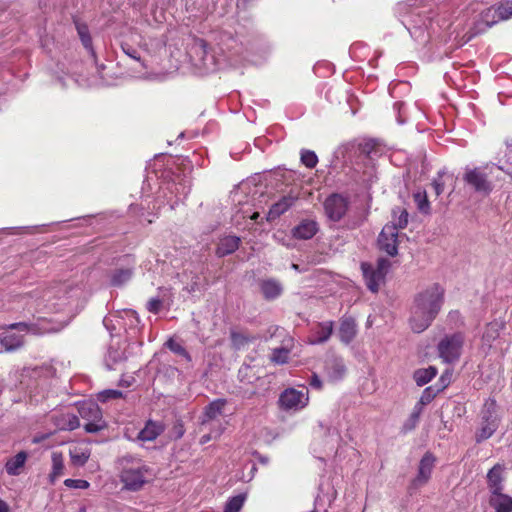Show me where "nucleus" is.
Returning <instances> with one entry per match:
<instances>
[{
  "mask_svg": "<svg viewBox=\"0 0 512 512\" xmlns=\"http://www.w3.org/2000/svg\"><path fill=\"white\" fill-rule=\"evenodd\" d=\"M444 290L439 284H433L418 293L411 310L410 326L416 333L426 330L441 310Z\"/></svg>",
  "mask_w": 512,
  "mask_h": 512,
  "instance_id": "1",
  "label": "nucleus"
},
{
  "mask_svg": "<svg viewBox=\"0 0 512 512\" xmlns=\"http://www.w3.org/2000/svg\"><path fill=\"white\" fill-rule=\"evenodd\" d=\"M325 370L331 380H340L346 373L344 360L340 357H330L326 360Z\"/></svg>",
  "mask_w": 512,
  "mask_h": 512,
  "instance_id": "20",
  "label": "nucleus"
},
{
  "mask_svg": "<svg viewBox=\"0 0 512 512\" xmlns=\"http://www.w3.org/2000/svg\"><path fill=\"white\" fill-rule=\"evenodd\" d=\"M489 504L496 512H512V497L503 491L491 494Z\"/></svg>",
  "mask_w": 512,
  "mask_h": 512,
  "instance_id": "23",
  "label": "nucleus"
},
{
  "mask_svg": "<svg viewBox=\"0 0 512 512\" xmlns=\"http://www.w3.org/2000/svg\"><path fill=\"white\" fill-rule=\"evenodd\" d=\"M165 426L160 421L148 420L143 429L138 433L137 439L143 442L154 441L161 433Z\"/></svg>",
  "mask_w": 512,
  "mask_h": 512,
  "instance_id": "17",
  "label": "nucleus"
},
{
  "mask_svg": "<svg viewBox=\"0 0 512 512\" xmlns=\"http://www.w3.org/2000/svg\"><path fill=\"white\" fill-rule=\"evenodd\" d=\"M245 495L239 494L228 499L224 512H239L244 504Z\"/></svg>",
  "mask_w": 512,
  "mask_h": 512,
  "instance_id": "44",
  "label": "nucleus"
},
{
  "mask_svg": "<svg viewBox=\"0 0 512 512\" xmlns=\"http://www.w3.org/2000/svg\"><path fill=\"white\" fill-rule=\"evenodd\" d=\"M166 345L174 353L184 357L187 361H191L190 354L187 352V350L181 344H179L173 340H169L166 343Z\"/></svg>",
  "mask_w": 512,
  "mask_h": 512,
  "instance_id": "46",
  "label": "nucleus"
},
{
  "mask_svg": "<svg viewBox=\"0 0 512 512\" xmlns=\"http://www.w3.org/2000/svg\"><path fill=\"white\" fill-rule=\"evenodd\" d=\"M28 454L25 451H20L14 457L7 460L5 470L8 475L17 476L21 473L24 467Z\"/></svg>",
  "mask_w": 512,
  "mask_h": 512,
  "instance_id": "26",
  "label": "nucleus"
},
{
  "mask_svg": "<svg viewBox=\"0 0 512 512\" xmlns=\"http://www.w3.org/2000/svg\"><path fill=\"white\" fill-rule=\"evenodd\" d=\"M79 414L83 419L87 421L102 418V412L98 405L94 402L83 403L79 407Z\"/></svg>",
  "mask_w": 512,
  "mask_h": 512,
  "instance_id": "30",
  "label": "nucleus"
},
{
  "mask_svg": "<svg viewBox=\"0 0 512 512\" xmlns=\"http://www.w3.org/2000/svg\"><path fill=\"white\" fill-rule=\"evenodd\" d=\"M166 189L169 190L171 194L175 193L176 200L172 201V199L169 198L167 201L171 209H174L175 205H177L178 202L181 200L179 196L180 194H182L183 197H185L188 193V190L183 184H172L171 186H167Z\"/></svg>",
  "mask_w": 512,
  "mask_h": 512,
  "instance_id": "42",
  "label": "nucleus"
},
{
  "mask_svg": "<svg viewBox=\"0 0 512 512\" xmlns=\"http://www.w3.org/2000/svg\"><path fill=\"white\" fill-rule=\"evenodd\" d=\"M464 336L461 333H454L445 336L438 344V353L445 363L456 362L462 351Z\"/></svg>",
  "mask_w": 512,
  "mask_h": 512,
  "instance_id": "10",
  "label": "nucleus"
},
{
  "mask_svg": "<svg viewBox=\"0 0 512 512\" xmlns=\"http://www.w3.org/2000/svg\"><path fill=\"white\" fill-rule=\"evenodd\" d=\"M333 322L326 321L318 323L311 332L309 342L311 344H322L329 340L333 333Z\"/></svg>",
  "mask_w": 512,
  "mask_h": 512,
  "instance_id": "16",
  "label": "nucleus"
},
{
  "mask_svg": "<svg viewBox=\"0 0 512 512\" xmlns=\"http://www.w3.org/2000/svg\"><path fill=\"white\" fill-rule=\"evenodd\" d=\"M489 165L483 167H466L463 175L464 182L470 186L476 193L489 195L493 190V184L489 180L487 170Z\"/></svg>",
  "mask_w": 512,
  "mask_h": 512,
  "instance_id": "6",
  "label": "nucleus"
},
{
  "mask_svg": "<svg viewBox=\"0 0 512 512\" xmlns=\"http://www.w3.org/2000/svg\"><path fill=\"white\" fill-rule=\"evenodd\" d=\"M132 277V270L129 268L117 269L111 277V283L114 286H120L128 282Z\"/></svg>",
  "mask_w": 512,
  "mask_h": 512,
  "instance_id": "39",
  "label": "nucleus"
},
{
  "mask_svg": "<svg viewBox=\"0 0 512 512\" xmlns=\"http://www.w3.org/2000/svg\"><path fill=\"white\" fill-rule=\"evenodd\" d=\"M504 328V323L500 321L490 322L485 332L482 336V341L484 345H487L489 348L492 346V343L499 337L500 331Z\"/></svg>",
  "mask_w": 512,
  "mask_h": 512,
  "instance_id": "29",
  "label": "nucleus"
},
{
  "mask_svg": "<svg viewBox=\"0 0 512 512\" xmlns=\"http://www.w3.org/2000/svg\"><path fill=\"white\" fill-rule=\"evenodd\" d=\"M379 249L386 252L389 256H395L398 253V232L396 227L385 225L378 237Z\"/></svg>",
  "mask_w": 512,
  "mask_h": 512,
  "instance_id": "13",
  "label": "nucleus"
},
{
  "mask_svg": "<svg viewBox=\"0 0 512 512\" xmlns=\"http://www.w3.org/2000/svg\"><path fill=\"white\" fill-rule=\"evenodd\" d=\"M76 29L83 46L87 49L91 56L95 57V51L92 46V39L87 25L76 23Z\"/></svg>",
  "mask_w": 512,
  "mask_h": 512,
  "instance_id": "33",
  "label": "nucleus"
},
{
  "mask_svg": "<svg viewBox=\"0 0 512 512\" xmlns=\"http://www.w3.org/2000/svg\"><path fill=\"white\" fill-rule=\"evenodd\" d=\"M64 472V459L63 455L59 452L52 453V471L49 475V479L51 483H55V481L63 475Z\"/></svg>",
  "mask_w": 512,
  "mask_h": 512,
  "instance_id": "32",
  "label": "nucleus"
},
{
  "mask_svg": "<svg viewBox=\"0 0 512 512\" xmlns=\"http://www.w3.org/2000/svg\"><path fill=\"white\" fill-rule=\"evenodd\" d=\"M280 408L285 411H299L305 408L309 402V393L306 387L301 389L287 388L279 397Z\"/></svg>",
  "mask_w": 512,
  "mask_h": 512,
  "instance_id": "8",
  "label": "nucleus"
},
{
  "mask_svg": "<svg viewBox=\"0 0 512 512\" xmlns=\"http://www.w3.org/2000/svg\"><path fill=\"white\" fill-rule=\"evenodd\" d=\"M452 178V175L445 169L438 171L437 176L432 181V187L436 196H440L444 192L446 182L452 180Z\"/></svg>",
  "mask_w": 512,
  "mask_h": 512,
  "instance_id": "35",
  "label": "nucleus"
},
{
  "mask_svg": "<svg viewBox=\"0 0 512 512\" xmlns=\"http://www.w3.org/2000/svg\"><path fill=\"white\" fill-rule=\"evenodd\" d=\"M310 385L314 388L320 389L322 387V381L314 374L311 378Z\"/></svg>",
  "mask_w": 512,
  "mask_h": 512,
  "instance_id": "56",
  "label": "nucleus"
},
{
  "mask_svg": "<svg viewBox=\"0 0 512 512\" xmlns=\"http://www.w3.org/2000/svg\"><path fill=\"white\" fill-rule=\"evenodd\" d=\"M499 425V416L497 413L496 402L487 401L481 413V422L476 432V442L480 443L490 438L497 430Z\"/></svg>",
  "mask_w": 512,
  "mask_h": 512,
  "instance_id": "7",
  "label": "nucleus"
},
{
  "mask_svg": "<svg viewBox=\"0 0 512 512\" xmlns=\"http://www.w3.org/2000/svg\"><path fill=\"white\" fill-rule=\"evenodd\" d=\"M437 375V369L433 366L418 369L413 373V379L418 386H424Z\"/></svg>",
  "mask_w": 512,
  "mask_h": 512,
  "instance_id": "31",
  "label": "nucleus"
},
{
  "mask_svg": "<svg viewBox=\"0 0 512 512\" xmlns=\"http://www.w3.org/2000/svg\"><path fill=\"white\" fill-rule=\"evenodd\" d=\"M112 323V319L110 317H105L103 319V324L105 325V327L110 330V324Z\"/></svg>",
  "mask_w": 512,
  "mask_h": 512,
  "instance_id": "59",
  "label": "nucleus"
},
{
  "mask_svg": "<svg viewBox=\"0 0 512 512\" xmlns=\"http://www.w3.org/2000/svg\"><path fill=\"white\" fill-rule=\"evenodd\" d=\"M79 294V288H72L70 284L63 283L49 288L45 292L44 298L47 301V307L51 311L66 313V318L60 320L66 325L76 314L72 306L77 302L76 298Z\"/></svg>",
  "mask_w": 512,
  "mask_h": 512,
  "instance_id": "4",
  "label": "nucleus"
},
{
  "mask_svg": "<svg viewBox=\"0 0 512 512\" xmlns=\"http://www.w3.org/2000/svg\"><path fill=\"white\" fill-rule=\"evenodd\" d=\"M413 200L417 206V209L423 214L430 213V202L425 190L418 189L413 193Z\"/></svg>",
  "mask_w": 512,
  "mask_h": 512,
  "instance_id": "34",
  "label": "nucleus"
},
{
  "mask_svg": "<svg viewBox=\"0 0 512 512\" xmlns=\"http://www.w3.org/2000/svg\"><path fill=\"white\" fill-rule=\"evenodd\" d=\"M422 412L423 408L420 407V405L415 404L409 418L405 421L403 425V429L405 431L413 430L417 426Z\"/></svg>",
  "mask_w": 512,
  "mask_h": 512,
  "instance_id": "41",
  "label": "nucleus"
},
{
  "mask_svg": "<svg viewBox=\"0 0 512 512\" xmlns=\"http://www.w3.org/2000/svg\"><path fill=\"white\" fill-rule=\"evenodd\" d=\"M440 381H441V386L440 387H442L443 385H445V387L447 386L446 378L444 377V375L441 376Z\"/></svg>",
  "mask_w": 512,
  "mask_h": 512,
  "instance_id": "61",
  "label": "nucleus"
},
{
  "mask_svg": "<svg viewBox=\"0 0 512 512\" xmlns=\"http://www.w3.org/2000/svg\"><path fill=\"white\" fill-rule=\"evenodd\" d=\"M259 217V213L258 212H254L250 218L253 219V220H256L257 218Z\"/></svg>",
  "mask_w": 512,
  "mask_h": 512,
  "instance_id": "62",
  "label": "nucleus"
},
{
  "mask_svg": "<svg viewBox=\"0 0 512 512\" xmlns=\"http://www.w3.org/2000/svg\"><path fill=\"white\" fill-rule=\"evenodd\" d=\"M56 426L60 430H74L80 426L77 416L73 414H62L61 419L56 422Z\"/></svg>",
  "mask_w": 512,
  "mask_h": 512,
  "instance_id": "37",
  "label": "nucleus"
},
{
  "mask_svg": "<svg viewBox=\"0 0 512 512\" xmlns=\"http://www.w3.org/2000/svg\"><path fill=\"white\" fill-rule=\"evenodd\" d=\"M121 48L122 51L131 59L141 61L140 51L136 47H133L129 43L123 42L121 44Z\"/></svg>",
  "mask_w": 512,
  "mask_h": 512,
  "instance_id": "49",
  "label": "nucleus"
},
{
  "mask_svg": "<svg viewBox=\"0 0 512 512\" xmlns=\"http://www.w3.org/2000/svg\"><path fill=\"white\" fill-rule=\"evenodd\" d=\"M301 163L309 169H313L318 164V157L312 150L302 149L300 151Z\"/></svg>",
  "mask_w": 512,
  "mask_h": 512,
  "instance_id": "43",
  "label": "nucleus"
},
{
  "mask_svg": "<svg viewBox=\"0 0 512 512\" xmlns=\"http://www.w3.org/2000/svg\"><path fill=\"white\" fill-rule=\"evenodd\" d=\"M123 396L122 392L115 389L104 390L99 393L98 399L102 402L108 401L110 399H118Z\"/></svg>",
  "mask_w": 512,
  "mask_h": 512,
  "instance_id": "50",
  "label": "nucleus"
},
{
  "mask_svg": "<svg viewBox=\"0 0 512 512\" xmlns=\"http://www.w3.org/2000/svg\"><path fill=\"white\" fill-rule=\"evenodd\" d=\"M193 52L199 57V63H196L205 72H214L224 66V59L217 57L216 52L208 48L203 40H199L193 47Z\"/></svg>",
  "mask_w": 512,
  "mask_h": 512,
  "instance_id": "9",
  "label": "nucleus"
},
{
  "mask_svg": "<svg viewBox=\"0 0 512 512\" xmlns=\"http://www.w3.org/2000/svg\"><path fill=\"white\" fill-rule=\"evenodd\" d=\"M498 169L502 170V171H505L511 178H512V171L510 170H505L503 166H498Z\"/></svg>",
  "mask_w": 512,
  "mask_h": 512,
  "instance_id": "60",
  "label": "nucleus"
},
{
  "mask_svg": "<svg viewBox=\"0 0 512 512\" xmlns=\"http://www.w3.org/2000/svg\"><path fill=\"white\" fill-rule=\"evenodd\" d=\"M261 292L265 299L274 300L278 298L283 291V287L278 280L266 279L260 284Z\"/></svg>",
  "mask_w": 512,
  "mask_h": 512,
  "instance_id": "24",
  "label": "nucleus"
},
{
  "mask_svg": "<svg viewBox=\"0 0 512 512\" xmlns=\"http://www.w3.org/2000/svg\"><path fill=\"white\" fill-rule=\"evenodd\" d=\"M510 18H512V0H504L497 5L485 9L480 14V21L487 27Z\"/></svg>",
  "mask_w": 512,
  "mask_h": 512,
  "instance_id": "11",
  "label": "nucleus"
},
{
  "mask_svg": "<svg viewBox=\"0 0 512 512\" xmlns=\"http://www.w3.org/2000/svg\"><path fill=\"white\" fill-rule=\"evenodd\" d=\"M240 244V238L233 235H228L220 239V242L216 249V254L219 257H224L226 255L232 254L235 252Z\"/></svg>",
  "mask_w": 512,
  "mask_h": 512,
  "instance_id": "25",
  "label": "nucleus"
},
{
  "mask_svg": "<svg viewBox=\"0 0 512 512\" xmlns=\"http://www.w3.org/2000/svg\"><path fill=\"white\" fill-rule=\"evenodd\" d=\"M348 199L340 194L330 195L324 202V209L329 220L338 222L347 212Z\"/></svg>",
  "mask_w": 512,
  "mask_h": 512,
  "instance_id": "12",
  "label": "nucleus"
},
{
  "mask_svg": "<svg viewBox=\"0 0 512 512\" xmlns=\"http://www.w3.org/2000/svg\"><path fill=\"white\" fill-rule=\"evenodd\" d=\"M393 108H394V111L397 113V122L399 124H404L406 122V119L403 116L404 104L402 102H396L394 104Z\"/></svg>",
  "mask_w": 512,
  "mask_h": 512,
  "instance_id": "54",
  "label": "nucleus"
},
{
  "mask_svg": "<svg viewBox=\"0 0 512 512\" xmlns=\"http://www.w3.org/2000/svg\"><path fill=\"white\" fill-rule=\"evenodd\" d=\"M90 457V451L87 448L75 447L70 450L71 462L76 466H84Z\"/></svg>",
  "mask_w": 512,
  "mask_h": 512,
  "instance_id": "36",
  "label": "nucleus"
},
{
  "mask_svg": "<svg viewBox=\"0 0 512 512\" xmlns=\"http://www.w3.org/2000/svg\"><path fill=\"white\" fill-rule=\"evenodd\" d=\"M256 470H257L256 465L254 463H252L250 465V475H249L248 481H250L253 478L254 473L256 472Z\"/></svg>",
  "mask_w": 512,
  "mask_h": 512,
  "instance_id": "58",
  "label": "nucleus"
},
{
  "mask_svg": "<svg viewBox=\"0 0 512 512\" xmlns=\"http://www.w3.org/2000/svg\"><path fill=\"white\" fill-rule=\"evenodd\" d=\"M207 427L210 429V432L201 437V439H200L201 444H206L210 440L220 437V435L223 433V431L225 429L223 423H219V427H212V426H207Z\"/></svg>",
  "mask_w": 512,
  "mask_h": 512,
  "instance_id": "45",
  "label": "nucleus"
},
{
  "mask_svg": "<svg viewBox=\"0 0 512 512\" xmlns=\"http://www.w3.org/2000/svg\"><path fill=\"white\" fill-rule=\"evenodd\" d=\"M292 268L295 269V270H299V266L297 264H292Z\"/></svg>",
  "mask_w": 512,
  "mask_h": 512,
  "instance_id": "64",
  "label": "nucleus"
},
{
  "mask_svg": "<svg viewBox=\"0 0 512 512\" xmlns=\"http://www.w3.org/2000/svg\"><path fill=\"white\" fill-rule=\"evenodd\" d=\"M225 404L226 400L217 399L207 405L202 416L201 424L203 426L219 427V423H222L220 417L223 414Z\"/></svg>",
  "mask_w": 512,
  "mask_h": 512,
  "instance_id": "14",
  "label": "nucleus"
},
{
  "mask_svg": "<svg viewBox=\"0 0 512 512\" xmlns=\"http://www.w3.org/2000/svg\"><path fill=\"white\" fill-rule=\"evenodd\" d=\"M64 484L74 489H87L90 486L89 482L83 479H66Z\"/></svg>",
  "mask_w": 512,
  "mask_h": 512,
  "instance_id": "51",
  "label": "nucleus"
},
{
  "mask_svg": "<svg viewBox=\"0 0 512 512\" xmlns=\"http://www.w3.org/2000/svg\"><path fill=\"white\" fill-rule=\"evenodd\" d=\"M136 209H138V206L137 205H130V211L132 213H135Z\"/></svg>",
  "mask_w": 512,
  "mask_h": 512,
  "instance_id": "63",
  "label": "nucleus"
},
{
  "mask_svg": "<svg viewBox=\"0 0 512 512\" xmlns=\"http://www.w3.org/2000/svg\"><path fill=\"white\" fill-rule=\"evenodd\" d=\"M293 339L288 338L284 340L283 346L275 348L271 354V361L276 364H285L289 360V354L292 348Z\"/></svg>",
  "mask_w": 512,
  "mask_h": 512,
  "instance_id": "27",
  "label": "nucleus"
},
{
  "mask_svg": "<svg viewBox=\"0 0 512 512\" xmlns=\"http://www.w3.org/2000/svg\"><path fill=\"white\" fill-rule=\"evenodd\" d=\"M162 307V300L154 297L147 302V310L151 313L157 314Z\"/></svg>",
  "mask_w": 512,
  "mask_h": 512,
  "instance_id": "53",
  "label": "nucleus"
},
{
  "mask_svg": "<svg viewBox=\"0 0 512 512\" xmlns=\"http://www.w3.org/2000/svg\"><path fill=\"white\" fill-rule=\"evenodd\" d=\"M122 489L138 492L153 480L152 469L141 458L126 454L116 461Z\"/></svg>",
  "mask_w": 512,
  "mask_h": 512,
  "instance_id": "2",
  "label": "nucleus"
},
{
  "mask_svg": "<svg viewBox=\"0 0 512 512\" xmlns=\"http://www.w3.org/2000/svg\"><path fill=\"white\" fill-rule=\"evenodd\" d=\"M297 197L292 195L283 196L269 209L267 219L273 221L284 214L296 201Z\"/></svg>",
  "mask_w": 512,
  "mask_h": 512,
  "instance_id": "22",
  "label": "nucleus"
},
{
  "mask_svg": "<svg viewBox=\"0 0 512 512\" xmlns=\"http://www.w3.org/2000/svg\"><path fill=\"white\" fill-rule=\"evenodd\" d=\"M357 333V325L352 317H343L340 320L338 336L341 342L349 344Z\"/></svg>",
  "mask_w": 512,
  "mask_h": 512,
  "instance_id": "21",
  "label": "nucleus"
},
{
  "mask_svg": "<svg viewBox=\"0 0 512 512\" xmlns=\"http://www.w3.org/2000/svg\"><path fill=\"white\" fill-rule=\"evenodd\" d=\"M53 328L46 326V321L17 322L8 325L0 333V353L14 352L24 344V335L27 333L43 334L52 331Z\"/></svg>",
  "mask_w": 512,
  "mask_h": 512,
  "instance_id": "3",
  "label": "nucleus"
},
{
  "mask_svg": "<svg viewBox=\"0 0 512 512\" xmlns=\"http://www.w3.org/2000/svg\"><path fill=\"white\" fill-rule=\"evenodd\" d=\"M126 359L123 348L117 343V346L112 344L105 356V365L108 369H113L114 366Z\"/></svg>",
  "mask_w": 512,
  "mask_h": 512,
  "instance_id": "28",
  "label": "nucleus"
},
{
  "mask_svg": "<svg viewBox=\"0 0 512 512\" xmlns=\"http://www.w3.org/2000/svg\"><path fill=\"white\" fill-rule=\"evenodd\" d=\"M121 319H127L129 321L130 328L136 327L140 320L139 316L134 310H126L124 311V316Z\"/></svg>",
  "mask_w": 512,
  "mask_h": 512,
  "instance_id": "52",
  "label": "nucleus"
},
{
  "mask_svg": "<svg viewBox=\"0 0 512 512\" xmlns=\"http://www.w3.org/2000/svg\"><path fill=\"white\" fill-rule=\"evenodd\" d=\"M0 512H10L8 504L2 499H0Z\"/></svg>",
  "mask_w": 512,
  "mask_h": 512,
  "instance_id": "57",
  "label": "nucleus"
},
{
  "mask_svg": "<svg viewBox=\"0 0 512 512\" xmlns=\"http://www.w3.org/2000/svg\"><path fill=\"white\" fill-rule=\"evenodd\" d=\"M249 341H250V339L242 333H238V332L231 333L232 345L237 350L243 348Z\"/></svg>",
  "mask_w": 512,
  "mask_h": 512,
  "instance_id": "47",
  "label": "nucleus"
},
{
  "mask_svg": "<svg viewBox=\"0 0 512 512\" xmlns=\"http://www.w3.org/2000/svg\"><path fill=\"white\" fill-rule=\"evenodd\" d=\"M317 231V222L311 219H305L293 228L292 234L297 239L308 240L311 239Z\"/></svg>",
  "mask_w": 512,
  "mask_h": 512,
  "instance_id": "18",
  "label": "nucleus"
},
{
  "mask_svg": "<svg viewBox=\"0 0 512 512\" xmlns=\"http://www.w3.org/2000/svg\"><path fill=\"white\" fill-rule=\"evenodd\" d=\"M444 388H445V385H443L442 387H438L437 389H435L432 386L426 387L423 390V392L421 394V397H420L419 401L416 404L420 405V407H422L424 409V406L429 404L435 398V396L440 391H442Z\"/></svg>",
  "mask_w": 512,
  "mask_h": 512,
  "instance_id": "40",
  "label": "nucleus"
},
{
  "mask_svg": "<svg viewBox=\"0 0 512 512\" xmlns=\"http://www.w3.org/2000/svg\"><path fill=\"white\" fill-rule=\"evenodd\" d=\"M503 470V467L499 464L489 470L487 474V485L490 495L504 490Z\"/></svg>",
  "mask_w": 512,
  "mask_h": 512,
  "instance_id": "19",
  "label": "nucleus"
},
{
  "mask_svg": "<svg viewBox=\"0 0 512 512\" xmlns=\"http://www.w3.org/2000/svg\"><path fill=\"white\" fill-rule=\"evenodd\" d=\"M390 268V261L385 258H379L376 264L363 262L361 270L367 288L376 293L379 291L380 286L384 284L386 275Z\"/></svg>",
  "mask_w": 512,
  "mask_h": 512,
  "instance_id": "5",
  "label": "nucleus"
},
{
  "mask_svg": "<svg viewBox=\"0 0 512 512\" xmlns=\"http://www.w3.org/2000/svg\"><path fill=\"white\" fill-rule=\"evenodd\" d=\"M408 224V212L405 209L402 208H396L393 210L392 213V226L396 227V231L398 232L399 229H403Z\"/></svg>",
  "mask_w": 512,
  "mask_h": 512,
  "instance_id": "38",
  "label": "nucleus"
},
{
  "mask_svg": "<svg viewBox=\"0 0 512 512\" xmlns=\"http://www.w3.org/2000/svg\"><path fill=\"white\" fill-rule=\"evenodd\" d=\"M105 427V422L102 418L88 421L84 428L88 433H96Z\"/></svg>",
  "mask_w": 512,
  "mask_h": 512,
  "instance_id": "48",
  "label": "nucleus"
},
{
  "mask_svg": "<svg viewBox=\"0 0 512 512\" xmlns=\"http://www.w3.org/2000/svg\"><path fill=\"white\" fill-rule=\"evenodd\" d=\"M436 457L431 452H426L421 458L418 466V473L413 480L414 486H422L431 478L435 466Z\"/></svg>",
  "mask_w": 512,
  "mask_h": 512,
  "instance_id": "15",
  "label": "nucleus"
},
{
  "mask_svg": "<svg viewBox=\"0 0 512 512\" xmlns=\"http://www.w3.org/2000/svg\"><path fill=\"white\" fill-rule=\"evenodd\" d=\"M504 158L507 163L512 164V138L506 143Z\"/></svg>",
  "mask_w": 512,
  "mask_h": 512,
  "instance_id": "55",
  "label": "nucleus"
}]
</instances>
